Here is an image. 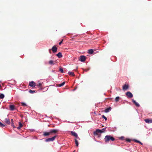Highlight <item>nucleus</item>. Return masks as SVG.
<instances>
[{"mask_svg": "<svg viewBox=\"0 0 152 152\" xmlns=\"http://www.w3.org/2000/svg\"><path fill=\"white\" fill-rule=\"evenodd\" d=\"M86 57L84 56H81L80 57L79 60L82 62H84L86 60Z\"/></svg>", "mask_w": 152, "mask_h": 152, "instance_id": "obj_6", "label": "nucleus"}, {"mask_svg": "<svg viewBox=\"0 0 152 152\" xmlns=\"http://www.w3.org/2000/svg\"><path fill=\"white\" fill-rule=\"evenodd\" d=\"M58 132L57 129H51L49 132H45L44 133L43 135L44 136H48L52 133L56 134Z\"/></svg>", "mask_w": 152, "mask_h": 152, "instance_id": "obj_1", "label": "nucleus"}, {"mask_svg": "<svg viewBox=\"0 0 152 152\" xmlns=\"http://www.w3.org/2000/svg\"><path fill=\"white\" fill-rule=\"evenodd\" d=\"M145 122L148 124L152 123V119H145L144 120Z\"/></svg>", "mask_w": 152, "mask_h": 152, "instance_id": "obj_10", "label": "nucleus"}, {"mask_svg": "<svg viewBox=\"0 0 152 152\" xmlns=\"http://www.w3.org/2000/svg\"><path fill=\"white\" fill-rule=\"evenodd\" d=\"M65 83V82H64L63 83H61L60 84H59V86L61 87L63 86H64Z\"/></svg>", "mask_w": 152, "mask_h": 152, "instance_id": "obj_26", "label": "nucleus"}, {"mask_svg": "<svg viewBox=\"0 0 152 152\" xmlns=\"http://www.w3.org/2000/svg\"><path fill=\"white\" fill-rule=\"evenodd\" d=\"M23 126V125L20 122H19V126L18 127H17V129H20L21 127Z\"/></svg>", "mask_w": 152, "mask_h": 152, "instance_id": "obj_14", "label": "nucleus"}, {"mask_svg": "<svg viewBox=\"0 0 152 152\" xmlns=\"http://www.w3.org/2000/svg\"><path fill=\"white\" fill-rule=\"evenodd\" d=\"M4 95L3 94H0V98L1 99H3L4 98Z\"/></svg>", "mask_w": 152, "mask_h": 152, "instance_id": "obj_24", "label": "nucleus"}, {"mask_svg": "<svg viewBox=\"0 0 152 152\" xmlns=\"http://www.w3.org/2000/svg\"><path fill=\"white\" fill-rule=\"evenodd\" d=\"M12 126H13V127L15 128V127L14 126V124H12Z\"/></svg>", "mask_w": 152, "mask_h": 152, "instance_id": "obj_36", "label": "nucleus"}, {"mask_svg": "<svg viewBox=\"0 0 152 152\" xmlns=\"http://www.w3.org/2000/svg\"><path fill=\"white\" fill-rule=\"evenodd\" d=\"M59 71L62 73H63L64 72L63 69L62 68H60L59 69Z\"/></svg>", "mask_w": 152, "mask_h": 152, "instance_id": "obj_32", "label": "nucleus"}, {"mask_svg": "<svg viewBox=\"0 0 152 152\" xmlns=\"http://www.w3.org/2000/svg\"><path fill=\"white\" fill-rule=\"evenodd\" d=\"M88 70H89V69H86V70H85V71H86V72H87V71H88Z\"/></svg>", "mask_w": 152, "mask_h": 152, "instance_id": "obj_37", "label": "nucleus"}, {"mask_svg": "<svg viewBox=\"0 0 152 152\" xmlns=\"http://www.w3.org/2000/svg\"><path fill=\"white\" fill-rule=\"evenodd\" d=\"M105 129H104V128L102 129V131H104V132L105 131Z\"/></svg>", "mask_w": 152, "mask_h": 152, "instance_id": "obj_35", "label": "nucleus"}, {"mask_svg": "<svg viewBox=\"0 0 152 152\" xmlns=\"http://www.w3.org/2000/svg\"><path fill=\"white\" fill-rule=\"evenodd\" d=\"M12 121H13V120L12 119H11Z\"/></svg>", "mask_w": 152, "mask_h": 152, "instance_id": "obj_38", "label": "nucleus"}, {"mask_svg": "<svg viewBox=\"0 0 152 152\" xmlns=\"http://www.w3.org/2000/svg\"><path fill=\"white\" fill-rule=\"evenodd\" d=\"M71 134L73 136L76 137V138L78 139H80V138L78 137L77 134L75 132L71 131Z\"/></svg>", "mask_w": 152, "mask_h": 152, "instance_id": "obj_8", "label": "nucleus"}, {"mask_svg": "<svg viewBox=\"0 0 152 152\" xmlns=\"http://www.w3.org/2000/svg\"><path fill=\"white\" fill-rule=\"evenodd\" d=\"M29 86L33 88H34L36 86V84L34 81H31L29 83Z\"/></svg>", "mask_w": 152, "mask_h": 152, "instance_id": "obj_7", "label": "nucleus"}, {"mask_svg": "<svg viewBox=\"0 0 152 152\" xmlns=\"http://www.w3.org/2000/svg\"><path fill=\"white\" fill-rule=\"evenodd\" d=\"M120 99V97L119 96H117L115 98V100L116 102H118Z\"/></svg>", "mask_w": 152, "mask_h": 152, "instance_id": "obj_25", "label": "nucleus"}, {"mask_svg": "<svg viewBox=\"0 0 152 152\" xmlns=\"http://www.w3.org/2000/svg\"><path fill=\"white\" fill-rule=\"evenodd\" d=\"M102 117L104 119L105 121L107 120V118L104 115H102Z\"/></svg>", "mask_w": 152, "mask_h": 152, "instance_id": "obj_31", "label": "nucleus"}, {"mask_svg": "<svg viewBox=\"0 0 152 152\" xmlns=\"http://www.w3.org/2000/svg\"><path fill=\"white\" fill-rule=\"evenodd\" d=\"M126 94L128 98H131L133 96L132 94L130 91L127 92Z\"/></svg>", "mask_w": 152, "mask_h": 152, "instance_id": "obj_5", "label": "nucleus"}, {"mask_svg": "<svg viewBox=\"0 0 152 152\" xmlns=\"http://www.w3.org/2000/svg\"><path fill=\"white\" fill-rule=\"evenodd\" d=\"M1 87V85L0 84V88Z\"/></svg>", "mask_w": 152, "mask_h": 152, "instance_id": "obj_39", "label": "nucleus"}, {"mask_svg": "<svg viewBox=\"0 0 152 152\" xmlns=\"http://www.w3.org/2000/svg\"><path fill=\"white\" fill-rule=\"evenodd\" d=\"M56 56L59 58H61L62 57V55L61 53L60 52H59L58 54H57Z\"/></svg>", "mask_w": 152, "mask_h": 152, "instance_id": "obj_16", "label": "nucleus"}, {"mask_svg": "<svg viewBox=\"0 0 152 152\" xmlns=\"http://www.w3.org/2000/svg\"><path fill=\"white\" fill-rule=\"evenodd\" d=\"M10 110H13L15 109V107L14 105H10Z\"/></svg>", "mask_w": 152, "mask_h": 152, "instance_id": "obj_11", "label": "nucleus"}, {"mask_svg": "<svg viewBox=\"0 0 152 152\" xmlns=\"http://www.w3.org/2000/svg\"><path fill=\"white\" fill-rule=\"evenodd\" d=\"M133 103L136 105V106L139 107L140 106V104L136 102L135 101L133 100Z\"/></svg>", "mask_w": 152, "mask_h": 152, "instance_id": "obj_15", "label": "nucleus"}, {"mask_svg": "<svg viewBox=\"0 0 152 152\" xmlns=\"http://www.w3.org/2000/svg\"><path fill=\"white\" fill-rule=\"evenodd\" d=\"M103 132H104V131L98 129L96 130V131L94 132V135H98L99 133H102Z\"/></svg>", "mask_w": 152, "mask_h": 152, "instance_id": "obj_3", "label": "nucleus"}, {"mask_svg": "<svg viewBox=\"0 0 152 152\" xmlns=\"http://www.w3.org/2000/svg\"><path fill=\"white\" fill-rule=\"evenodd\" d=\"M49 63L51 65H54L55 64L54 61L52 60H50L49 61Z\"/></svg>", "mask_w": 152, "mask_h": 152, "instance_id": "obj_20", "label": "nucleus"}, {"mask_svg": "<svg viewBox=\"0 0 152 152\" xmlns=\"http://www.w3.org/2000/svg\"><path fill=\"white\" fill-rule=\"evenodd\" d=\"M21 104H22V105L23 106L25 107L27 106V105L24 102H22L21 103Z\"/></svg>", "mask_w": 152, "mask_h": 152, "instance_id": "obj_29", "label": "nucleus"}, {"mask_svg": "<svg viewBox=\"0 0 152 152\" xmlns=\"http://www.w3.org/2000/svg\"><path fill=\"white\" fill-rule=\"evenodd\" d=\"M52 50L53 53H55L57 52V48L55 46H54L52 47Z\"/></svg>", "mask_w": 152, "mask_h": 152, "instance_id": "obj_12", "label": "nucleus"}, {"mask_svg": "<svg viewBox=\"0 0 152 152\" xmlns=\"http://www.w3.org/2000/svg\"><path fill=\"white\" fill-rule=\"evenodd\" d=\"M124 136H122V137H119V139L121 140H124Z\"/></svg>", "mask_w": 152, "mask_h": 152, "instance_id": "obj_33", "label": "nucleus"}, {"mask_svg": "<svg viewBox=\"0 0 152 152\" xmlns=\"http://www.w3.org/2000/svg\"><path fill=\"white\" fill-rule=\"evenodd\" d=\"M5 122L7 124H10V121L9 119H8L7 118H6L5 119Z\"/></svg>", "mask_w": 152, "mask_h": 152, "instance_id": "obj_17", "label": "nucleus"}, {"mask_svg": "<svg viewBox=\"0 0 152 152\" xmlns=\"http://www.w3.org/2000/svg\"><path fill=\"white\" fill-rule=\"evenodd\" d=\"M134 141L135 142H137L138 143H140V144H141L142 145V143L141 142H140V141H139L138 140H134Z\"/></svg>", "mask_w": 152, "mask_h": 152, "instance_id": "obj_27", "label": "nucleus"}, {"mask_svg": "<svg viewBox=\"0 0 152 152\" xmlns=\"http://www.w3.org/2000/svg\"><path fill=\"white\" fill-rule=\"evenodd\" d=\"M94 51L93 49H89L88 50V53L89 54H92L93 53Z\"/></svg>", "mask_w": 152, "mask_h": 152, "instance_id": "obj_21", "label": "nucleus"}, {"mask_svg": "<svg viewBox=\"0 0 152 152\" xmlns=\"http://www.w3.org/2000/svg\"><path fill=\"white\" fill-rule=\"evenodd\" d=\"M29 93L31 94H33L36 92L35 91H33L31 90H29Z\"/></svg>", "mask_w": 152, "mask_h": 152, "instance_id": "obj_23", "label": "nucleus"}, {"mask_svg": "<svg viewBox=\"0 0 152 152\" xmlns=\"http://www.w3.org/2000/svg\"><path fill=\"white\" fill-rule=\"evenodd\" d=\"M111 109V107H109L108 108H107L105 109L104 112L105 113H108L110 111Z\"/></svg>", "mask_w": 152, "mask_h": 152, "instance_id": "obj_13", "label": "nucleus"}, {"mask_svg": "<svg viewBox=\"0 0 152 152\" xmlns=\"http://www.w3.org/2000/svg\"><path fill=\"white\" fill-rule=\"evenodd\" d=\"M5 126V125L2 124L0 122V126L1 127H4Z\"/></svg>", "mask_w": 152, "mask_h": 152, "instance_id": "obj_28", "label": "nucleus"}, {"mask_svg": "<svg viewBox=\"0 0 152 152\" xmlns=\"http://www.w3.org/2000/svg\"><path fill=\"white\" fill-rule=\"evenodd\" d=\"M104 140L106 143L110 142L111 141H114V137L110 135H106L105 136Z\"/></svg>", "mask_w": 152, "mask_h": 152, "instance_id": "obj_2", "label": "nucleus"}, {"mask_svg": "<svg viewBox=\"0 0 152 152\" xmlns=\"http://www.w3.org/2000/svg\"><path fill=\"white\" fill-rule=\"evenodd\" d=\"M68 74L70 75H72L73 76H75L74 73L72 72L69 71L68 72Z\"/></svg>", "mask_w": 152, "mask_h": 152, "instance_id": "obj_18", "label": "nucleus"}, {"mask_svg": "<svg viewBox=\"0 0 152 152\" xmlns=\"http://www.w3.org/2000/svg\"><path fill=\"white\" fill-rule=\"evenodd\" d=\"M38 84L37 85V86H38L39 87L41 88L42 87V84L40 83L39 81H38Z\"/></svg>", "mask_w": 152, "mask_h": 152, "instance_id": "obj_19", "label": "nucleus"}, {"mask_svg": "<svg viewBox=\"0 0 152 152\" xmlns=\"http://www.w3.org/2000/svg\"><path fill=\"white\" fill-rule=\"evenodd\" d=\"M126 142H130L131 141V139L128 138L126 139Z\"/></svg>", "mask_w": 152, "mask_h": 152, "instance_id": "obj_30", "label": "nucleus"}, {"mask_svg": "<svg viewBox=\"0 0 152 152\" xmlns=\"http://www.w3.org/2000/svg\"><path fill=\"white\" fill-rule=\"evenodd\" d=\"M56 137V136H55L51 138H49L45 140L46 142L53 141L55 140Z\"/></svg>", "mask_w": 152, "mask_h": 152, "instance_id": "obj_4", "label": "nucleus"}, {"mask_svg": "<svg viewBox=\"0 0 152 152\" xmlns=\"http://www.w3.org/2000/svg\"><path fill=\"white\" fill-rule=\"evenodd\" d=\"M129 87L128 85L125 84L123 87V89L125 91L127 90Z\"/></svg>", "mask_w": 152, "mask_h": 152, "instance_id": "obj_9", "label": "nucleus"}, {"mask_svg": "<svg viewBox=\"0 0 152 152\" xmlns=\"http://www.w3.org/2000/svg\"><path fill=\"white\" fill-rule=\"evenodd\" d=\"M63 41V40H62L61 42H60L59 43V44L60 45H61Z\"/></svg>", "mask_w": 152, "mask_h": 152, "instance_id": "obj_34", "label": "nucleus"}, {"mask_svg": "<svg viewBox=\"0 0 152 152\" xmlns=\"http://www.w3.org/2000/svg\"><path fill=\"white\" fill-rule=\"evenodd\" d=\"M75 142L76 144V146L77 147L78 146L79 144L77 140L76 139H75Z\"/></svg>", "mask_w": 152, "mask_h": 152, "instance_id": "obj_22", "label": "nucleus"}]
</instances>
